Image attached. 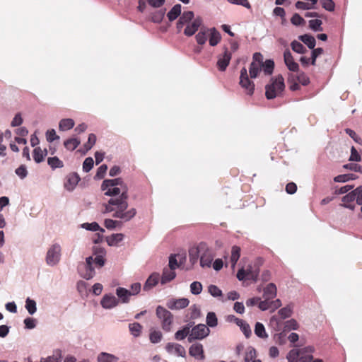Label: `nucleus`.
Segmentation results:
<instances>
[{
  "instance_id": "5fc2aeb1",
  "label": "nucleus",
  "mask_w": 362,
  "mask_h": 362,
  "mask_svg": "<svg viewBox=\"0 0 362 362\" xmlns=\"http://www.w3.org/2000/svg\"><path fill=\"white\" fill-rule=\"evenodd\" d=\"M94 161L91 157L85 159L83 163V170L85 172H89L93 167Z\"/></svg>"
},
{
  "instance_id": "2f4dec72",
  "label": "nucleus",
  "mask_w": 362,
  "mask_h": 362,
  "mask_svg": "<svg viewBox=\"0 0 362 362\" xmlns=\"http://www.w3.org/2000/svg\"><path fill=\"white\" fill-rule=\"evenodd\" d=\"M47 163L52 170L64 167L63 162L57 156L48 158Z\"/></svg>"
},
{
  "instance_id": "c9c22d12",
  "label": "nucleus",
  "mask_w": 362,
  "mask_h": 362,
  "mask_svg": "<svg viewBox=\"0 0 362 362\" xmlns=\"http://www.w3.org/2000/svg\"><path fill=\"white\" fill-rule=\"evenodd\" d=\"M208 29L202 28L201 30L196 35V40L199 45H204L207 40Z\"/></svg>"
},
{
  "instance_id": "aec40b11",
  "label": "nucleus",
  "mask_w": 362,
  "mask_h": 362,
  "mask_svg": "<svg viewBox=\"0 0 362 362\" xmlns=\"http://www.w3.org/2000/svg\"><path fill=\"white\" fill-rule=\"evenodd\" d=\"M176 274L174 269L169 267H165L163 271L160 282L165 284L171 281L175 278Z\"/></svg>"
},
{
  "instance_id": "69168bd1",
  "label": "nucleus",
  "mask_w": 362,
  "mask_h": 362,
  "mask_svg": "<svg viewBox=\"0 0 362 362\" xmlns=\"http://www.w3.org/2000/svg\"><path fill=\"white\" fill-rule=\"evenodd\" d=\"M46 138L47 141L52 142L56 139H59V136L56 134L54 129H49L46 133Z\"/></svg>"
},
{
  "instance_id": "412c9836",
  "label": "nucleus",
  "mask_w": 362,
  "mask_h": 362,
  "mask_svg": "<svg viewBox=\"0 0 362 362\" xmlns=\"http://www.w3.org/2000/svg\"><path fill=\"white\" fill-rule=\"evenodd\" d=\"M160 279V275L158 273H153L147 279L144 286V290L148 291L153 287H154Z\"/></svg>"
},
{
  "instance_id": "bb28decb",
  "label": "nucleus",
  "mask_w": 362,
  "mask_h": 362,
  "mask_svg": "<svg viewBox=\"0 0 362 362\" xmlns=\"http://www.w3.org/2000/svg\"><path fill=\"white\" fill-rule=\"evenodd\" d=\"M116 294L122 303H128L131 296L129 291L122 287H118L116 289Z\"/></svg>"
},
{
  "instance_id": "a878e982",
  "label": "nucleus",
  "mask_w": 362,
  "mask_h": 362,
  "mask_svg": "<svg viewBox=\"0 0 362 362\" xmlns=\"http://www.w3.org/2000/svg\"><path fill=\"white\" fill-rule=\"evenodd\" d=\"M276 295V287L274 284H269L264 289V296L267 299H272Z\"/></svg>"
},
{
  "instance_id": "3c124183",
  "label": "nucleus",
  "mask_w": 362,
  "mask_h": 362,
  "mask_svg": "<svg viewBox=\"0 0 362 362\" xmlns=\"http://www.w3.org/2000/svg\"><path fill=\"white\" fill-rule=\"evenodd\" d=\"M129 330L132 334L135 337H138L141 334V326L139 323L129 324Z\"/></svg>"
},
{
  "instance_id": "0e129e2a",
  "label": "nucleus",
  "mask_w": 362,
  "mask_h": 362,
  "mask_svg": "<svg viewBox=\"0 0 362 362\" xmlns=\"http://www.w3.org/2000/svg\"><path fill=\"white\" fill-rule=\"evenodd\" d=\"M349 160L356 162H359L361 160V157L360 154L358 153L357 150L354 146H352L351 149V156L349 158Z\"/></svg>"
},
{
  "instance_id": "b1692460",
  "label": "nucleus",
  "mask_w": 362,
  "mask_h": 362,
  "mask_svg": "<svg viewBox=\"0 0 362 362\" xmlns=\"http://www.w3.org/2000/svg\"><path fill=\"white\" fill-rule=\"evenodd\" d=\"M124 239V235L122 233L112 234L106 238V241L110 246H117L119 243L122 241Z\"/></svg>"
},
{
  "instance_id": "ea45409f",
  "label": "nucleus",
  "mask_w": 362,
  "mask_h": 362,
  "mask_svg": "<svg viewBox=\"0 0 362 362\" xmlns=\"http://www.w3.org/2000/svg\"><path fill=\"white\" fill-rule=\"evenodd\" d=\"M117 360L115 356L105 352L101 353L98 357V362H115Z\"/></svg>"
},
{
  "instance_id": "8fccbe9b",
  "label": "nucleus",
  "mask_w": 362,
  "mask_h": 362,
  "mask_svg": "<svg viewBox=\"0 0 362 362\" xmlns=\"http://www.w3.org/2000/svg\"><path fill=\"white\" fill-rule=\"evenodd\" d=\"M322 22L321 20L315 19L309 21V26L311 29L315 31H322V28L321 27Z\"/></svg>"
},
{
  "instance_id": "6e6552de",
  "label": "nucleus",
  "mask_w": 362,
  "mask_h": 362,
  "mask_svg": "<svg viewBox=\"0 0 362 362\" xmlns=\"http://www.w3.org/2000/svg\"><path fill=\"white\" fill-rule=\"evenodd\" d=\"M209 333V329L207 326L203 324H199L194 327L191 329V333L188 337V341L192 342L195 339H202L206 337Z\"/></svg>"
},
{
  "instance_id": "39448f33",
  "label": "nucleus",
  "mask_w": 362,
  "mask_h": 362,
  "mask_svg": "<svg viewBox=\"0 0 362 362\" xmlns=\"http://www.w3.org/2000/svg\"><path fill=\"white\" fill-rule=\"evenodd\" d=\"M284 318H271L270 323L272 325L276 324V329L284 332L291 330H296L298 328V324L296 320L291 318L290 320L283 322Z\"/></svg>"
},
{
  "instance_id": "774afa93",
  "label": "nucleus",
  "mask_w": 362,
  "mask_h": 362,
  "mask_svg": "<svg viewBox=\"0 0 362 362\" xmlns=\"http://www.w3.org/2000/svg\"><path fill=\"white\" fill-rule=\"evenodd\" d=\"M176 256V255H171L169 257L168 267L174 270L179 267V264L177 263Z\"/></svg>"
},
{
  "instance_id": "c85d7f7f",
  "label": "nucleus",
  "mask_w": 362,
  "mask_h": 362,
  "mask_svg": "<svg viewBox=\"0 0 362 362\" xmlns=\"http://www.w3.org/2000/svg\"><path fill=\"white\" fill-rule=\"evenodd\" d=\"M262 70V65H259L257 62H252L249 68V73L250 78H255L258 76L261 71Z\"/></svg>"
},
{
  "instance_id": "4c0bfd02",
  "label": "nucleus",
  "mask_w": 362,
  "mask_h": 362,
  "mask_svg": "<svg viewBox=\"0 0 362 362\" xmlns=\"http://www.w3.org/2000/svg\"><path fill=\"white\" fill-rule=\"evenodd\" d=\"M96 142V136L94 134H90L88 136V141L84 144L83 151V153H87L89 150L92 148V147L95 145Z\"/></svg>"
},
{
  "instance_id": "09e8293b",
  "label": "nucleus",
  "mask_w": 362,
  "mask_h": 362,
  "mask_svg": "<svg viewBox=\"0 0 362 362\" xmlns=\"http://www.w3.org/2000/svg\"><path fill=\"white\" fill-rule=\"evenodd\" d=\"M202 291V285L199 281H194L190 285V291L194 295L199 294Z\"/></svg>"
},
{
  "instance_id": "c756f323",
  "label": "nucleus",
  "mask_w": 362,
  "mask_h": 362,
  "mask_svg": "<svg viewBox=\"0 0 362 362\" xmlns=\"http://www.w3.org/2000/svg\"><path fill=\"white\" fill-rule=\"evenodd\" d=\"M181 5H175L170 11L168 13V18L170 21L175 20L181 14Z\"/></svg>"
},
{
  "instance_id": "4468645a",
  "label": "nucleus",
  "mask_w": 362,
  "mask_h": 362,
  "mask_svg": "<svg viewBox=\"0 0 362 362\" xmlns=\"http://www.w3.org/2000/svg\"><path fill=\"white\" fill-rule=\"evenodd\" d=\"M189 354L198 360H203L204 358L203 346L201 344H192L189 349Z\"/></svg>"
},
{
  "instance_id": "f704fd0d",
  "label": "nucleus",
  "mask_w": 362,
  "mask_h": 362,
  "mask_svg": "<svg viewBox=\"0 0 362 362\" xmlns=\"http://www.w3.org/2000/svg\"><path fill=\"white\" fill-rule=\"evenodd\" d=\"M303 344H295L293 346L294 349H296L297 347L301 346ZM297 351H298L299 356H305V355H312V354L315 351V348L313 346H308L301 349H297Z\"/></svg>"
},
{
  "instance_id": "1a4fd4ad",
  "label": "nucleus",
  "mask_w": 362,
  "mask_h": 362,
  "mask_svg": "<svg viewBox=\"0 0 362 362\" xmlns=\"http://www.w3.org/2000/svg\"><path fill=\"white\" fill-rule=\"evenodd\" d=\"M288 362H311L313 360V355L299 356L297 349H291L286 356Z\"/></svg>"
},
{
  "instance_id": "4d7b16f0",
  "label": "nucleus",
  "mask_w": 362,
  "mask_h": 362,
  "mask_svg": "<svg viewBox=\"0 0 362 362\" xmlns=\"http://www.w3.org/2000/svg\"><path fill=\"white\" fill-rule=\"evenodd\" d=\"M292 310H293V306L291 305H288L286 307L281 308L279 311V313L281 315V317H290L292 315Z\"/></svg>"
},
{
  "instance_id": "052dcab7",
  "label": "nucleus",
  "mask_w": 362,
  "mask_h": 362,
  "mask_svg": "<svg viewBox=\"0 0 362 362\" xmlns=\"http://www.w3.org/2000/svg\"><path fill=\"white\" fill-rule=\"evenodd\" d=\"M344 168L352 171L362 173V166L356 163H348L344 165Z\"/></svg>"
},
{
  "instance_id": "603ef678",
  "label": "nucleus",
  "mask_w": 362,
  "mask_h": 362,
  "mask_svg": "<svg viewBox=\"0 0 362 362\" xmlns=\"http://www.w3.org/2000/svg\"><path fill=\"white\" fill-rule=\"evenodd\" d=\"M107 170V165L103 164V165H100L97 170L96 174L95 175V179H98V180L103 179L106 174Z\"/></svg>"
},
{
  "instance_id": "49530a36",
  "label": "nucleus",
  "mask_w": 362,
  "mask_h": 362,
  "mask_svg": "<svg viewBox=\"0 0 362 362\" xmlns=\"http://www.w3.org/2000/svg\"><path fill=\"white\" fill-rule=\"evenodd\" d=\"M25 308L30 315H33L36 311V303L35 300L27 298L25 301Z\"/></svg>"
},
{
  "instance_id": "79ce46f5",
  "label": "nucleus",
  "mask_w": 362,
  "mask_h": 362,
  "mask_svg": "<svg viewBox=\"0 0 362 362\" xmlns=\"http://www.w3.org/2000/svg\"><path fill=\"white\" fill-rule=\"evenodd\" d=\"M82 227L86 230H91V231H98L100 230L102 233L105 232V230L100 227L98 223L96 222H92L90 223H85L82 225Z\"/></svg>"
},
{
  "instance_id": "473e14b6",
  "label": "nucleus",
  "mask_w": 362,
  "mask_h": 362,
  "mask_svg": "<svg viewBox=\"0 0 362 362\" xmlns=\"http://www.w3.org/2000/svg\"><path fill=\"white\" fill-rule=\"evenodd\" d=\"M240 256V247L236 245L232 247L230 262L232 267H234Z\"/></svg>"
},
{
  "instance_id": "680f3d73",
  "label": "nucleus",
  "mask_w": 362,
  "mask_h": 362,
  "mask_svg": "<svg viewBox=\"0 0 362 362\" xmlns=\"http://www.w3.org/2000/svg\"><path fill=\"white\" fill-rule=\"evenodd\" d=\"M291 22L295 25H300L305 23V20L298 13H295L291 18Z\"/></svg>"
},
{
  "instance_id": "f8f14e48",
  "label": "nucleus",
  "mask_w": 362,
  "mask_h": 362,
  "mask_svg": "<svg viewBox=\"0 0 362 362\" xmlns=\"http://www.w3.org/2000/svg\"><path fill=\"white\" fill-rule=\"evenodd\" d=\"M355 200L356 201V194L355 190H354L342 197L341 201L343 203L341 204V206L348 208L351 210H354L355 208L354 202Z\"/></svg>"
},
{
  "instance_id": "393cba45",
  "label": "nucleus",
  "mask_w": 362,
  "mask_h": 362,
  "mask_svg": "<svg viewBox=\"0 0 362 362\" xmlns=\"http://www.w3.org/2000/svg\"><path fill=\"white\" fill-rule=\"evenodd\" d=\"M192 325L191 324H187L186 326H185L182 329L178 330L175 334V337L177 340H182L184 339L187 336H189L191 333V327Z\"/></svg>"
},
{
  "instance_id": "e2e57ef3",
  "label": "nucleus",
  "mask_w": 362,
  "mask_h": 362,
  "mask_svg": "<svg viewBox=\"0 0 362 362\" xmlns=\"http://www.w3.org/2000/svg\"><path fill=\"white\" fill-rule=\"evenodd\" d=\"M173 352L178 356L185 357L186 355V351L185 348L182 345L178 344H175V346H174Z\"/></svg>"
},
{
  "instance_id": "6ab92c4d",
  "label": "nucleus",
  "mask_w": 362,
  "mask_h": 362,
  "mask_svg": "<svg viewBox=\"0 0 362 362\" xmlns=\"http://www.w3.org/2000/svg\"><path fill=\"white\" fill-rule=\"evenodd\" d=\"M272 305H274V308H276L281 305L280 300H276L275 301L270 302L269 299L265 298L264 300H261L259 298V302L258 304V308L261 310H267L270 308H272Z\"/></svg>"
},
{
  "instance_id": "20e7f679",
  "label": "nucleus",
  "mask_w": 362,
  "mask_h": 362,
  "mask_svg": "<svg viewBox=\"0 0 362 362\" xmlns=\"http://www.w3.org/2000/svg\"><path fill=\"white\" fill-rule=\"evenodd\" d=\"M198 251H199L201 267H211L215 257L214 250L209 248L206 243L202 242L198 245Z\"/></svg>"
},
{
  "instance_id": "f03ea898",
  "label": "nucleus",
  "mask_w": 362,
  "mask_h": 362,
  "mask_svg": "<svg viewBox=\"0 0 362 362\" xmlns=\"http://www.w3.org/2000/svg\"><path fill=\"white\" fill-rule=\"evenodd\" d=\"M93 255L95 257H88L86 258V263L80 264L78 267L81 276L86 279H90L95 274V269L93 267L94 263L100 267L105 264V250L103 247H96L93 248Z\"/></svg>"
},
{
  "instance_id": "cd10ccee",
  "label": "nucleus",
  "mask_w": 362,
  "mask_h": 362,
  "mask_svg": "<svg viewBox=\"0 0 362 362\" xmlns=\"http://www.w3.org/2000/svg\"><path fill=\"white\" fill-rule=\"evenodd\" d=\"M74 121L72 119H62L59 124V129L61 131H67L74 127Z\"/></svg>"
},
{
  "instance_id": "864d4df0",
  "label": "nucleus",
  "mask_w": 362,
  "mask_h": 362,
  "mask_svg": "<svg viewBox=\"0 0 362 362\" xmlns=\"http://www.w3.org/2000/svg\"><path fill=\"white\" fill-rule=\"evenodd\" d=\"M297 81L303 86H308L310 83V78L304 72L298 74Z\"/></svg>"
},
{
  "instance_id": "bf43d9fd",
  "label": "nucleus",
  "mask_w": 362,
  "mask_h": 362,
  "mask_svg": "<svg viewBox=\"0 0 362 362\" xmlns=\"http://www.w3.org/2000/svg\"><path fill=\"white\" fill-rule=\"evenodd\" d=\"M157 317H171V313L162 306H158L156 308Z\"/></svg>"
},
{
  "instance_id": "7c9ffc66",
  "label": "nucleus",
  "mask_w": 362,
  "mask_h": 362,
  "mask_svg": "<svg viewBox=\"0 0 362 362\" xmlns=\"http://www.w3.org/2000/svg\"><path fill=\"white\" fill-rule=\"evenodd\" d=\"M299 40L304 42L310 49H313L315 46L316 41L314 37L305 34L299 36Z\"/></svg>"
},
{
  "instance_id": "ddd939ff",
  "label": "nucleus",
  "mask_w": 362,
  "mask_h": 362,
  "mask_svg": "<svg viewBox=\"0 0 362 362\" xmlns=\"http://www.w3.org/2000/svg\"><path fill=\"white\" fill-rule=\"evenodd\" d=\"M80 181V177L76 173H71L66 177V181L64 187L69 191L73 190Z\"/></svg>"
},
{
  "instance_id": "13d9d810",
  "label": "nucleus",
  "mask_w": 362,
  "mask_h": 362,
  "mask_svg": "<svg viewBox=\"0 0 362 362\" xmlns=\"http://www.w3.org/2000/svg\"><path fill=\"white\" fill-rule=\"evenodd\" d=\"M322 7L329 11H333L334 10V3L332 0H322Z\"/></svg>"
},
{
  "instance_id": "f3484780",
  "label": "nucleus",
  "mask_w": 362,
  "mask_h": 362,
  "mask_svg": "<svg viewBox=\"0 0 362 362\" xmlns=\"http://www.w3.org/2000/svg\"><path fill=\"white\" fill-rule=\"evenodd\" d=\"M231 59V53L227 49L225 50L224 54L221 58H219L217 62V66L219 71H223L226 69Z\"/></svg>"
},
{
  "instance_id": "dca6fc26",
  "label": "nucleus",
  "mask_w": 362,
  "mask_h": 362,
  "mask_svg": "<svg viewBox=\"0 0 362 362\" xmlns=\"http://www.w3.org/2000/svg\"><path fill=\"white\" fill-rule=\"evenodd\" d=\"M100 303L104 308L110 309L118 304V300L113 295L106 294L102 298Z\"/></svg>"
},
{
  "instance_id": "7ed1b4c3",
  "label": "nucleus",
  "mask_w": 362,
  "mask_h": 362,
  "mask_svg": "<svg viewBox=\"0 0 362 362\" xmlns=\"http://www.w3.org/2000/svg\"><path fill=\"white\" fill-rule=\"evenodd\" d=\"M285 84L282 76L279 75L274 79H272V83L265 87V95L269 100L274 99L279 96L284 90Z\"/></svg>"
},
{
  "instance_id": "a211bd4d",
  "label": "nucleus",
  "mask_w": 362,
  "mask_h": 362,
  "mask_svg": "<svg viewBox=\"0 0 362 362\" xmlns=\"http://www.w3.org/2000/svg\"><path fill=\"white\" fill-rule=\"evenodd\" d=\"M230 321H233L239 326L247 338L251 335L252 332L250 325L245 320L241 318H230Z\"/></svg>"
},
{
  "instance_id": "72a5a7b5",
  "label": "nucleus",
  "mask_w": 362,
  "mask_h": 362,
  "mask_svg": "<svg viewBox=\"0 0 362 362\" xmlns=\"http://www.w3.org/2000/svg\"><path fill=\"white\" fill-rule=\"evenodd\" d=\"M80 143L81 141L79 139L76 138H71L66 140L64 142V145L67 150L74 151L78 146Z\"/></svg>"
},
{
  "instance_id": "58836bf2",
  "label": "nucleus",
  "mask_w": 362,
  "mask_h": 362,
  "mask_svg": "<svg viewBox=\"0 0 362 362\" xmlns=\"http://www.w3.org/2000/svg\"><path fill=\"white\" fill-rule=\"evenodd\" d=\"M237 278L240 281H243L245 279H255L252 272L251 271H245L243 268L238 270V272L237 273Z\"/></svg>"
},
{
  "instance_id": "338daca9",
  "label": "nucleus",
  "mask_w": 362,
  "mask_h": 362,
  "mask_svg": "<svg viewBox=\"0 0 362 362\" xmlns=\"http://www.w3.org/2000/svg\"><path fill=\"white\" fill-rule=\"evenodd\" d=\"M295 6L297 9L301 10H309L313 8V6H312L310 4L300 1H297Z\"/></svg>"
},
{
  "instance_id": "37998d69",
  "label": "nucleus",
  "mask_w": 362,
  "mask_h": 362,
  "mask_svg": "<svg viewBox=\"0 0 362 362\" xmlns=\"http://www.w3.org/2000/svg\"><path fill=\"white\" fill-rule=\"evenodd\" d=\"M194 18V13L192 11H185L179 20L185 25H188L191 21Z\"/></svg>"
},
{
  "instance_id": "0eeeda50",
  "label": "nucleus",
  "mask_w": 362,
  "mask_h": 362,
  "mask_svg": "<svg viewBox=\"0 0 362 362\" xmlns=\"http://www.w3.org/2000/svg\"><path fill=\"white\" fill-rule=\"evenodd\" d=\"M239 83L240 86L243 89H245V93L247 95H252L254 93L255 84L252 81L250 80L247 74V71L245 67H243L240 70Z\"/></svg>"
},
{
  "instance_id": "6e6d98bb",
  "label": "nucleus",
  "mask_w": 362,
  "mask_h": 362,
  "mask_svg": "<svg viewBox=\"0 0 362 362\" xmlns=\"http://www.w3.org/2000/svg\"><path fill=\"white\" fill-rule=\"evenodd\" d=\"M208 290L209 293L214 297H218L222 296L221 290L215 285H210L208 287Z\"/></svg>"
},
{
  "instance_id": "c03bdc74",
  "label": "nucleus",
  "mask_w": 362,
  "mask_h": 362,
  "mask_svg": "<svg viewBox=\"0 0 362 362\" xmlns=\"http://www.w3.org/2000/svg\"><path fill=\"white\" fill-rule=\"evenodd\" d=\"M292 49L299 54L305 53L307 49L300 42L293 40L291 44Z\"/></svg>"
},
{
  "instance_id": "f257e3e1",
  "label": "nucleus",
  "mask_w": 362,
  "mask_h": 362,
  "mask_svg": "<svg viewBox=\"0 0 362 362\" xmlns=\"http://www.w3.org/2000/svg\"><path fill=\"white\" fill-rule=\"evenodd\" d=\"M101 189L105 191V195L111 197L107 203L103 204V214L113 212L114 218L129 221L136 214L134 208H128V187L122 178L105 180L101 185Z\"/></svg>"
},
{
  "instance_id": "5701e85b",
  "label": "nucleus",
  "mask_w": 362,
  "mask_h": 362,
  "mask_svg": "<svg viewBox=\"0 0 362 362\" xmlns=\"http://www.w3.org/2000/svg\"><path fill=\"white\" fill-rule=\"evenodd\" d=\"M47 149L42 150L40 147H36L34 148L33 153V159L37 163H40L44 160L45 157L47 156Z\"/></svg>"
},
{
  "instance_id": "9d476101",
  "label": "nucleus",
  "mask_w": 362,
  "mask_h": 362,
  "mask_svg": "<svg viewBox=\"0 0 362 362\" xmlns=\"http://www.w3.org/2000/svg\"><path fill=\"white\" fill-rule=\"evenodd\" d=\"M284 59L287 68L291 71H298L299 69L298 64L296 63L288 49H286L284 53Z\"/></svg>"
},
{
  "instance_id": "de8ad7c7",
  "label": "nucleus",
  "mask_w": 362,
  "mask_h": 362,
  "mask_svg": "<svg viewBox=\"0 0 362 362\" xmlns=\"http://www.w3.org/2000/svg\"><path fill=\"white\" fill-rule=\"evenodd\" d=\"M199 255V251H198V246L196 248H192L189 251V261L194 264H195Z\"/></svg>"
},
{
  "instance_id": "9b49d317",
  "label": "nucleus",
  "mask_w": 362,
  "mask_h": 362,
  "mask_svg": "<svg viewBox=\"0 0 362 362\" xmlns=\"http://www.w3.org/2000/svg\"><path fill=\"white\" fill-rule=\"evenodd\" d=\"M202 23V20L200 17H197L187 25L184 34L187 36H192L199 29Z\"/></svg>"
},
{
  "instance_id": "a19ab883",
  "label": "nucleus",
  "mask_w": 362,
  "mask_h": 362,
  "mask_svg": "<svg viewBox=\"0 0 362 362\" xmlns=\"http://www.w3.org/2000/svg\"><path fill=\"white\" fill-rule=\"evenodd\" d=\"M163 337L162 333L158 330L151 329L149 339L151 342L156 344L161 341Z\"/></svg>"
},
{
  "instance_id": "a18cd8bd",
  "label": "nucleus",
  "mask_w": 362,
  "mask_h": 362,
  "mask_svg": "<svg viewBox=\"0 0 362 362\" xmlns=\"http://www.w3.org/2000/svg\"><path fill=\"white\" fill-rule=\"evenodd\" d=\"M255 333L261 338L267 337L264 325L260 322H257L255 328Z\"/></svg>"
},
{
  "instance_id": "2eb2a0df",
  "label": "nucleus",
  "mask_w": 362,
  "mask_h": 362,
  "mask_svg": "<svg viewBox=\"0 0 362 362\" xmlns=\"http://www.w3.org/2000/svg\"><path fill=\"white\" fill-rule=\"evenodd\" d=\"M189 301L187 298H182L176 300H171L168 301L167 305L170 309L179 310L186 308L189 305Z\"/></svg>"
},
{
  "instance_id": "423d86ee",
  "label": "nucleus",
  "mask_w": 362,
  "mask_h": 362,
  "mask_svg": "<svg viewBox=\"0 0 362 362\" xmlns=\"http://www.w3.org/2000/svg\"><path fill=\"white\" fill-rule=\"evenodd\" d=\"M61 246L59 244L52 245L47 250L46 263L49 266L56 265L60 260Z\"/></svg>"
},
{
  "instance_id": "4be33fe9",
  "label": "nucleus",
  "mask_w": 362,
  "mask_h": 362,
  "mask_svg": "<svg viewBox=\"0 0 362 362\" xmlns=\"http://www.w3.org/2000/svg\"><path fill=\"white\" fill-rule=\"evenodd\" d=\"M208 31L209 33V45L216 46L221 39L220 33L215 28L208 29Z\"/></svg>"
},
{
  "instance_id": "e433bc0d",
  "label": "nucleus",
  "mask_w": 362,
  "mask_h": 362,
  "mask_svg": "<svg viewBox=\"0 0 362 362\" xmlns=\"http://www.w3.org/2000/svg\"><path fill=\"white\" fill-rule=\"evenodd\" d=\"M262 70L265 75H271L273 73L274 68V62L272 59H267L262 66Z\"/></svg>"
}]
</instances>
